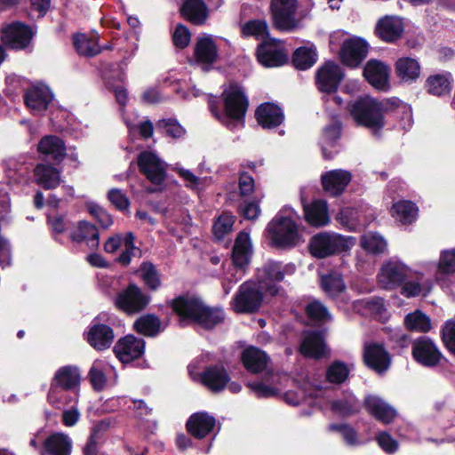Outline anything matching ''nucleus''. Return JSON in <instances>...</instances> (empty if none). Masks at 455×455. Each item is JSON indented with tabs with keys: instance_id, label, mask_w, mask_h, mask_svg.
<instances>
[{
	"instance_id": "60",
	"label": "nucleus",
	"mask_w": 455,
	"mask_h": 455,
	"mask_svg": "<svg viewBox=\"0 0 455 455\" xmlns=\"http://www.w3.org/2000/svg\"><path fill=\"white\" fill-rule=\"evenodd\" d=\"M305 313L307 316L313 321L322 322L330 318L327 307L318 300L308 303L306 306Z\"/></svg>"
},
{
	"instance_id": "21",
	"label": "nucleus",
	"mask_w": 455,
	"mask_h": 455,
	"mask_svg": "<svg viewBox=\"0 0 455 455\" xmlns=\"http://www.w3.org/2000/svg\"><path fill=\"white\" fill-rule=\"evenodd\" d=\"M243 368L251 374L263 372L271 362L266 351L253 345L246 347L240 354Z\"/></svg>"
},
{
	"instance_id": "25",
	"label": "nucleus",
	"mask_w": 455,
	"mask_h": 455,
	"mask_svg": "<svg viewBox=\"0 0 455 455\" xmlns=\"http://www.w3.org/2000/svg\"><path fill=\"white\" fill-rule=\"evenodd\" d=\"M258 124L267 130L280 126L284 121V113L277 104L273 102H263L259 104L254 113Z\"/></svg>"
},
{
	"instance_id": "62",
	"label": "nucleus",
	"mask_w": 455,
	"mask_h": 455,
	"mask_svg": "<svg viewBox=\"0 0 455 455\" xmlns=\"http://www.w3.org/2000/svg\"><path fill=\"white\" fill-rule=\"evenodd\" d=\"M329 429L341 434L344 441L348 445L359 444L356 430L348 424H331Z\"/></svg>"
},
{
	"instance_id": "56",
	"label": "nucleus",
	"mask_w": 455,
	"mask_h": 455,
	"mask_svg": "<svg viewBox=\"0 0 455 455\" xmlns=\"http://www.w3.org/2000/svg\"><path fill=\"white\" fill-rule=\"evenodd\" d=\"M288 266H283L281 261L268 260L262 267V275L267 279H274L277 282L284 280Z\"/></svg>"
},
{
	"instance_id": "13",
	"label": "nucleus",
	"mask_w": 455,
	"mask_h": 455,
	"mask_svg": "<svg viewBox=\"0 0 455 455\" xmlns=\"http://www.w3.org/2000/svg\"><path fill=\"white\" fill-rule=\"evenodd\" d=\"M34 33L30 26L20 21L12 22L2 31L1 41L12 50H24L31 43Z\"/></svg>"
},
{
	"instance_id": "50",
	"label": "nucleus",
	"mask_w": 455,
	"mask_h": 455,
	"mask_svg": "<svg viewBox=\"0 0 455 455\" xmlns=\"http://www.w3.org/2000/svg\"><path fill=\"white\" fill-rule=\"evenodd\" d=\"M241 34L243 37L269 38L268 25L265 20H251L242 26Z\"/></svg>"
},
{
	"instance_id": "23",
	"label": "nucleus",
	"mask_w": 455,
	"mask_h": 455,
	"mask_svg": "<svg viewBox=\"0 0 455 455\" xmlns=\"http://www.w3.org/2000/svg\"><path fill=\"white\" fill-rule=\"evenodd\" d=\"M84 339L95 350L104 351L112 346L115 332L111 326L93 322L88 331L84 333Z\"/></svg>"
},
{
	"instance_id": "46",
	"label": "nucleus",
	"mask_w": 455,
	"mask_h": 455,
	"mask_svg": "<svg viewBox=\"0 0 455 455\" xmlns=\"http://www.w3.org/2000/svg\"><path fill=\"white\" fill-rule=\"evenodd\" d=\"M417 205L410 200H401L393 204L391 208L392 216L403 224H411L418 216Z\"/></svg>"
},
{
	"instance_id": "31",
	"label": "nucleus",
	"mask_w": 455,
	"mask_h": 455,
	"mask_svg": "<svg viewBox=\"0 0 455 455\" xmlns=\"http://www.w3.org/2000/svg\"><path fill=\"white\" fill-rule=\"evenodd\" d=\"M194 58L196 63L204 65H212L218 60L219 49L212 36L197 37L194 47Z\"/></svg>"
},
{
	"instance_id": "1",
	"label": "nucleus",
	"mask_w": 455,
	"mask_h": 455,
	"mask_svg": "<svg viewBox=\"0 0 455 455\" xmlns=\"http://www.w3.org/2000/svg\"><path fill=\"white\" fill-rule=\"evenodd\" d=\"M166 306L177 317L180 327L197 325L209 331L226 319V313L221 307L210 306L201 296L189 291L167 300Z\"/></svg>"
},
{
	"instance_id": "11",
	"label": "nucleus",
	"mask_w": 455,
	"mask_h": 455,
	"mask_svg": "<svg viewBox=\"0 0 455 455\" xmlns=\"http://www.w3.org/2000/svg\"><path fill=\"white\" fill-rule=\"evenodd\" d=\"M409 268L403 263L395 260L385 262L377 275L379 285L387 291L399 288L408 278Z\"/></svg>"
},
{
	"instance_id": "54",
	"label": "nucleus",
	"mask_w": 455,
	"mask_h": 455,
	"mask_svg": "<svg viewBox=\"0 0 455 455\" xmlns=\"http://www.w3.org/2000/svg\"><path fill=\"white\" fill-rule=\"evenodd\" d=\"M156 130L164 136L172 139L181 138L186 131L175 118H164L156 123Z\"/></svg>"
},
{
	"instance_id": "48",
	"label": "nucleus",
	"mask_w": 455,
	"mask_h": 455,
	"mask_svg": "<svg viewBox=\"0 0 455 455\" xmlns=\"http://www.w3.org/2000/svg\"><path fill=\"white\" fill-rule=\"evenodd\" d=\"M133 329L144 336L155 337L160 332L161 321L157 315L147 314L135 320Z\"/></svg>"
},
{
	"instance_id": "27",
	"label": "nucleus",
	"mask_w": 455,
	"mask_h": 455,
	"mask_svg": "<svg viewBox=\"0 0 455 455\" xmlns=\"http://www.w3.org/2000/svg\"><path fill=\"white\" fill-rule=\"evenodd\" d=\"M37 152L53 162L60 164L67 156L65 141L57 135H45L37 144Z\"/></svg>"
},
{
	"instance_id": "58",
	"label": "nucleus",
	"mask_w": 455,
	"mask_h": 455,
	"mask_svg": "<svg viewBox=\"0 0 455 455\" xmlns=\"http://www.w3.org/2000/svg\"><path fill=\"white\" fill-rule=\"evenodd\" d=\"M437 271L442 275L455 274V249L446 250L441 252Z\"/></svg>"
},
{
	"instance_id": "28",
	"label": "nucleus",
	"mask_w": 455,
	"mask_h": 455,
	"mask_svg": "<svg viewBox=\"0 0 455 455\" xmlns=\"http://www.w3.org/2000/svg\"><path fill=\"white\" fill-rule=\"evenodd\" d=\"M352 180L350 172L336 169L326 172L321 176V183L325 192L332 196H340Z\"/></svg>"
},
{
	"instance_id": "3",
	"label": "nucleus",
	"mask_w": 455,
	"mask_h": 455,
	"mask_svg": "<svg viewBox=\"0 0 455 455\" xmlns=\"http://www.w3.org/2000/svg\"><path fill=\"white\" fill-rule=\"evenodd\" d=\"M249 104L243 88L235 82L230 83L220 97L211 95L208 99L210 112L222 123L227 120L244 123Z\"/></svg>"
},
{
	"instance_id": "49",
	"label": "nucleus",
	"mask_w": 455,
	"mask_h": 455,
	"mask_svg": "<svg viewBox=\"0 0 455 455\" xmlns=\"http://www.w3.org/2000/svg\"><path fill=\"white\" fill-rule=\"evenodd\" d=\"M236 217L230 212H223L213 222L212 234L217 241H222L232 232Z\"/></svg>"
},
{
	"instance_id": "22",
	"label": "nucleus",
	"mask_w": 455,
	"mask_h": 455,
	"mask_svg": "<svg viewBox=\"0 0 455 455\" xmlns=\"http://www.w3.org/2000/svg\"><path fill=\"white\" fill-rule=\"evenodd\" d=\"M403 30V23L400 18L386 15L377 21L374 34L382 42L393 44L402 37Z\"/></svg>"
},
{
	"instance_id": "26",
	"label": "nucleus",
	"mask_w": 455,
	"mask_h": 455,
	"mask_svg": "<svg viewBox=\"0 0 455 455\" xmlns=\"http://www.w3.org/2000/svg\"><path fill=\"white\" fill-rule=\"evenodd\" d=\"M230 376L222 365H209L200 374V382L212 393L223 391L229 383Z\"/></svg>"
},
{
	"instance_id": "45",
	"label": "nucleus",
	"mask_w": 455,
	"mask_h": 455,
	"mask_svg": "<svg viewBox=\"0 0 455 455\" xmlns=\"http://www.w3.org/2000/svg\"><path fill=\"white\" fill-rule=\"evenodd\" d=\"M315 48L300 46L291 55V64L298 70H307L317 61Z\"/></svg>"
},
{
	"instance_id": "53",
	"label": "nucleus",
	"mask_w": 455,
	"mask_h": 455,
	"mask_svg": "<svg viewBox=\"0 0 455 455\" xmlns=\"http://www.w3.org/2000/svg\"><path fill=\"white\" fill-rule=\"evenodd\" d=\"M321 287L329 295L338 296L345 291L346 284L340 274L330 273L322 276Z\"/></svg>"
},
{
	"instance_id": "8",
	"label": "nucleus",
	"mask_w": 455,
	"mask_h": 455,
	"mask_svg": "<svg viewBox=\"0 0 455 455\" xmlns=\"http://www.w3.org/2000/svg\"><path fill=\"white\" fill-rule=\"evenodd\" d=\"M263 301L264 296L257 283L249 280L238 287L230 304L237 314H255L260 309Z\"/></svg>"
},
{
	"instance_id": "37",
	"label": "nucleus",
	"mask_w": 455,
	"mask_h": 455,
	"mask_svg": "<svg viewBox=\"0 0 455 455\" xmlns=\"http://www.w3.org/2000/svg\"><path fill=\"white\" fill-rule=\"evenodd\" d=\"M395 73L401 82L411 84L420 76L421 66L411 57H401L395 63Z\"/></svg>"
},
{
	"instance_id": "19",
	"label": "nucleus",
	"mask_w": 455,
	"mask_h": 455,
	"mask_svg": "<svg viewBox=\"0 0 455 455\" xmlns=\"http://www.w3.org/2000/svg\"><path fill=\"white\" fill-rule=\"evenodd\" d=\"M275 42L276 40L274 38L269 39V41L264 40L256 48L257 60L266 68L280 67L289 60L285 51L277 48L275 44Z\"/></svg>"
},
{
	"instance_id": "32",
	"label": "nucleus",
	"mask_w": 455,
	"mask_h": 455,
	"mask_svg": "<svg viewBox=\"0 0 455 455\" xmlns=\"http://www.w3.org/2000/svg\"><path fill=\"white\" fill-rule=\"evenodd\" d=\"M72 441L63 432H54L45 438L40 455H70Z\"/></svg>"
},
{
	"instance_id": "15",
	"label": "nucleus",
	"mask_w": 455,
	"mask_h": 455,
	"mask_svg": "<svg viewBox=\"0 0 455 455\" xmlns=\"http://www.w3.org/2000/svg\"><path fill=\"white\" fill-rule=\"evenodd\" d=\"M369 52L368 43L362 37L346 39L339 51L341 63L348 68L359 67Z\"/></svg>"
},
{
	"instance_id": "4",
	"label": "nucleus",
	"mask_w": 455,
	"mask_h": 455,
	"mask_svg": "<svg viewBox=\"0 0 455 455\" xmlns=\"http://www.w3.org/2000/svg\"><path fill=\"white\" fill-rule=\"evenodd\" d=\"M355 243L353 236L320 232L310 238L308 251L316 259H325L349 251Z\"/></svg>"
},
{
	"instance_id": "41",
	"label": "nucleus",
	"mask_w": 455,
	"mask_h": 455,
	"mask_svg": "<svg viewBox=\"0 0 455 455\" xmlns=\"http://www.w3.org/2000/svg\"><path fill=\"white\" fill-rule=\"evenodd\" d=\"M36 184L44 189H53L60 183V172L51 164H38L35 170Z\"/></svg>"
},
{
	"instance_id": "63",
	"label": "nucleus",
	"mask_w": 455,
	"mask_h": 455,
	"mask_svg": "<svg viewBox=\"0 0 455 455\" xmlns=\"http://www.w3.org/2000/svg\"><path fill=\"white\" fill-rule=\"evenodd\" d=\"M5 82L4 93L7 97H16L28 90L25 88L26 81L19 76H8Z\"/></svg>"
},
{
	"instance_id": "39",
	"label": "nucleus",
	"mask_w": 455,
	"mask_h": 455,
	"mask_svg": "<svg viewBox=\"0 0 455 455\" xmlns=\"http://www.w3.org/2000/svg\"><path fill=\"white\" fill-rule=\"evenodd\" d=\"M306 221L313 227H323L330 222L328 205L324 200H315L303 205Z\"/></svg>"
},
{
	"instance_id": "38",
	"label": "nucleus",
	"mask_w": 455,
	"mask_h": 455,
	"mask_svg": "<svg viewBox=\"0 0 455 455\" xmlns=\"http://www.w3.org/2000/svg\"><path fill=\"white\" fill-rule=\"evenodd\" d=\"M70 239L77 243L86 242L92 250H96L100 245V232L96 225L86 220L77 223L76 230L71 232Z\"/></svg>"
},
{
	"instance_id": "30",
	"label": "nucleus",
	"mask_w": 455,
	"mask_h": 455,
	"mask_svg": "<svg viewBox=\"0 0 455 455\" xmlns=\"http://www.w3.org/2000/svg\"><path fill=\"white\" fill-rule=\"evenodd\" d=\"M180 14L192 25L202 26L209 18V8L204 0H184Z\"/></svg>"
},
{
	"instance_id": "42",
	"label": "nucleus",
	"mask_w": 455,
	"mask_h": 455,
	"mask_svg": "<svg viewBox=\"0 0 455 455\" xmlns=\"http://www.w3.org/2000/svg\"><path fill=\"white\" fill-rule=\"evenodd\" d=\"M135 274L142 281L144 286L151 291H156L162 285L160 273L152 261L141 262Z\"/></svg>"
},
{
	"instance_id": "6",
	"label": "nucleus",
	"mask_w": 455,
	"mask_h": 455,
	"mask_svg": "<svg viewBox=\"0 0 455 455\" xmlns=\"http://www.w3.org/2000/svg\"><path fill=\"white\" fill-rule=\"evenodd\" d=\"M299 0H271L270 15L274 28L280 32H294L299 27L296 17Z\"/></svg>"
},
{
	"instance_id": "12",
	"label": "nucleus",
	"mask_w": 455,
	"mask_h": 455,
	"mask_svg": "<svg viewBox=\"0 0 455 455\" xmlns=\"http://www.w3.org/2000/svg\"><path fill=\"white\" fill-rule=\"evenodd\" d=\"M140 172L152 184L162 185L166 179V169L157 155L152 151H142L138 155Z\"/></svg>"
},
{
	"instance_id": "16",
	"label": "nucleus",
	"mask_w": 455,
	"mask_h": 455,
	"mask_svg": "<svg viewBox=\"0 0 455 455\" xmlns=\"http://www.w3.org/2000/svg\"><path fill=\"white\" fill-rule=\"evenodd\" d=\"M363 363L379 374L385 373L391 365V355L385 347L377 342L366 343L363 347Z\"/></svg>"
},
{
	"instance_id": "7",
	"label": "nucleus",
	"mask_w": 455,
	"mask_h": 455,
	"mask_svg": "<svg viewBox=\"0 0 455 455\" xmlns=\"http://www.w3.org/2000/svg\"><path fill=\"white\" fill-rule=\"evenodd\" d=\"M150 300L149 294L144 292L135 283H129L124 289L116 293L114 305L120 312L132 315L145 310Z\"/></svg>"
},
{
	"instance_id": "47",
	"label": "nucleus",
	"mask_w": 455,
	"mask_h": 455,
	"mask_svg": "<svg viewBox=\"0 0 455 455\" xmlns=\"http://www.w3.org/2000/svg\"><path fill=\"white\" fill-rule=\"evenodd\" d=\"M403 323L410 331L427 333L432 328L430 317L419 309L407 314Z\"/></svg>"
},
{
	"instance_id": "5",
	"label": "nucleus",
	"mask_w": 455,
	"mask_h": 455,
	"mask_svg": "<svg viewBox=\"0 0 455 455\" xmlns=\"http://www.w3.org/2000/svg\"><path fill=\"white\" fill-rule=\"evenodd\" d=\"M266 231L271 245L276 249L293 248L299 242L298 224L290 217L276 215L267 224Z\"/></svg>"
},
{
	"instance_id": "17",
	"label": "nucleus",
	"mask_w": 455,
	"mask_h": 455,
	"mask_svg": "<svg viewBox=\"0 0 455 455\" xmlns=\"http://www.w3.org/2000/svg\"><path fill=\"white\" fill-rule=\"evenodd\" d=\"M389 74V66L377 59L369 60L363 70L365 81L374 89L381 92H387L390 89Z\"/></svg>"
},
{
	"instance_id": "57",
	"label": "nucleus",
	"mask_w": 455,
	"mask_h": 455,
	"mask_svg": "<svg viewBox=\"0 0 455 455\" xmlns=\"http://www.w3.org/2000/svg\"><path fill=\"white\" fill-rule=\"evenodd\" d=\"M86 208L88 212L99 222L103 229H108L113 225L114 220L112 215L98 204L89 203L86 204Z\"/></svg>"
},
{
	"instance_id": "35",
	"label": "nucleus",
	"mask_w": 455,
	"mask_h": 455,
	"mask_svg": "<svg viewBox=\"0 0 455 455\" xmlns=\"http://www.w3.org/2000/svg\"><path fill=\"white\" fill-rule=\"evenodd\" d=\"M25 105L33 111H44L53 100V94L47 86H33L24 93Z\"/></svg>"
},
{
	"instance_id": "18",
	"label": "nucleus",
	"mask_w": 455,
	"mask_h": 455,
	"mask_svg": "<svg viewBox=\"0 0 455 455\" xmlns=\"http://www.w3.org/2000/svg\"><path fill=\"white\" fill-rule=\"evenodd\" d=\"M216 419L208 411L192 413L186 421L185 427L192 437L202 440L211 435L216 427Z\"/></svg>"
},
{
	"instance_id": "43",
	"label": "nucleus",
	"mask_w": 455,
	"mask_h": 455,
	"mask_svg": "<svg viewBox=\"0 0 455 455\" xmlns=\"http://www.w3.org/2000/svg\"><path fill=\"white\" fill-rule=\"evenodd\" d=\"M361 408L359 400L353 394L331 402V411L342 418H347L359 413Z\"/></svg>"
},
{
	"instance_id": "2",
	"label": "nucleus",
	"mask_w": 455,
	"mask_h": 455,
	"mask_svg": "<svg viewBox=\"0 0 455 455\" xmlns=\"http://www.w3.org/2000/svg\"><path fill=\"white\" fill-rule=\"evenodd\" d=\"M403 104L398 98L378 100L369 96L359 97L348 104V111L358 126L367 128L373 135L379 134L385 127V115Z\"/></svg>"
},
{
	"instance_id": "14",
	"label": "nucleus",
	"mask_w": 455,
	"mask_h": 455,
	"mask_svg": "<svg viewBox=\"0 0 455 455\" xmlns=\"http://www.w3.org/2000/svg\"><path fill=\"white\" fill-rule=\"evenodd\" d=\"M146 342L141 338L128 334L120 338L113 347L116 357L124 364L131 363L145 353Z\"/></svg>"
},
{
	"instance_id": "34",
	"label": "nucleus",
	"mask_w": 455,
	"mask_h": 455,
	"mask_svg": "<svg viewBox=\"0 0 455 455\" xmlns=\"http://www.w3.org/2000/svg\"><path fill=\"white\" fill-rule=\"evenodd\" d=\"M81 383V372L76 365H64L60 367L51 379L50 385L64 389L77 390Z\"/></svg>"
},
{
	"instance_id": "33",
	"label": "nucleus",
	"mask_w": 455,
	"mask_h": 455,
	"mask_svg": "<svg viewBox=\"0 0 455 455\" xmlns=\"http://www.w3.org/2000/svg\"><path fill=\"white\" fill-rule=\"evenodd\" d=\"M453 82L454 79L451 73L443 71L427 76L424 84V88L430 95L446 97L451 92Z\"/></svg>"
},
{
	"instance_id": "36",
	"label": "nucleus",
	"mask_w": 455,
	"mask_h": 455,
	"mask_svg": "<svg viewBox=\"0 0 455 455\" xmlns=\"http://www.w3.org/2000/svg\"><path fill=\"white\" fill-rule=\"evenodd\" d=\"M251 243L250 235L243 230L240 231L235 240L231 259L234 266L237 268L245 267L251 259Z\"/></svg>"
},
{
	"instance_id": "55",
	"label": "nucleus",
	"mask_w": 455,
	"mask_h": 455,
	"mask_svg": "<svg viewBox=\"0 0 455 455\" xmlns=\"http://www.w3.org/2000/svg\"><path fill=\"white\" fill-rule=\"evenodd\" d=\"M441 340L447 351L455 356V320H446L440 330Z\"/></svg>"
},
{
	"instance_id": "10",
	"label": "nucleus",
	"mask_w": 455,
	"mask_h": 455,
	"mask_svg": "<svg viewBox=\"0 0 455 455\" xmlns=\"http://www.w3.org/2000/svg\"><path fill=\"white\" fill-rule=\"evenodd\" d=\"M344 76L342 68L337 63L328 60L316 69L315 84L319 92L333 94L339 90Z\"/></svg>"
},
{
	"instance_id": "64",
	"label": "nucleus",
	"mask_w": 455,
	"mask_h": 455,
	"mask_svg": "<svg viewBox=\"0 0 455 455\" xmlns=\"http://www.w3.org/2000/svg\"><path fill=\"white\" fill-rule=\"evenodd\" d=\"M108 199L120 212L127 210L130 206L129 198L119 188H111L108 192Z\"/></svg>"
},
{
	"instance_id": "51",
	"label": "nucleus",
	"mask_w": 455,
	"mask_h": 455,
	"mask_svg": "<svg viewBox=\"0 0 455 455\" xmlns=\"http://www.w3.org/2000/svg\"><path fill=\"white\" fill-rule=\"evenodd\" d=\"M349 372L346 363L335 360L327 367L325 379L331 384L339 385L348 379Z\"/></svg>"
},
{
	"instance_id": "61",
	"label": "nucleus",
	"mask_w": 455,
	"mask_h": 455,
	"mask_svg": "<svg viewBox=\"0 0 455 455\" xmlns=\"http://www.w3.org/2000/svg\"><path fill=\"white\" fill-rule=\"evenodd\" d=\"M259 199L243 201L238 206V213L248 220H255L260 214Z\"/></svg>"
},
{
	"instance_id": "9",
	"label": "nucleus",
	"mask_w": 455,
	"mask_h": 455,
	"mask_svg": "<svg viewBox=\"0 0 455 455\" xmlns=\"http://www.w3.org/2000/svg\"><path fill=\"white\" fill-rule=\"evenodd\" d=\"M414 361L426 368L438 366L444 356L436 343L428 336H420L411 343Z\"/></svg>"
},
{
	"instance_id": "59",
	"label": "nucleus",
	"mask_w": 455,
	"mask_h": 455,
	"mask_svg": "<svg viewBox=\"0 0 455 455\" xmlns=\"http://www.w3.org/2000/svg\"><path fill=\"white\" fill-rule=\"evenodd\" d=\"M172 38L174 46L183 50L188 46L191 41V32L186 25L179 23L175 27Z\"/></svg>"
},
{
	"instance_id": "40",
	"label": "nucleus",
	"mask_w": 455,
	"mask_h": 455,
	"mask_svg": "<svg viewBox=\"0 0 455 455\" xmlns=\"http://www.w3.org/2000/svg\"><path fill=\"white\" fill-rule=\"evenodd\" d=\"M78 391L64 389L50 385L47 394V402L57 410H63L66 406L76 405Z\"/></svg>"
},
{
	"instance_id": "44",
	"label": "nucleus",
	"mask_w": 455,
	"mask_h": 455,
	"mask_svg": "<svg viewBox=\"0 0 455 455\" xmlns=\"http://www.w3.org/2000/svg\"><path fill=\"white\" fill-rule=\"evenodd\" d=\"M73 45L80 56L92 58L101 52L98 40L82 33L73 35Z\"/></svg>"
},
{
	"instance_id": "29",
	"label": "nucleus",
	"mask_w": 455,
	"mask_h": 455,
	"mask_svg": "<svg viewBox=\"0 0 455 455\" xmlns=\"http://www.w3.org/2000/svg\"><path fill=\"white\" fill-rule=\"evenodd\" d=\"M342 124L334 120L323 130L322 153L325 160H332L339 153V139L341 137Z\"/></svg>"
},
{
	"instance_id": "20",
	"label": "nucleus",
	"mask_w": 455,
	"mask_h": 455,
	"mask_svg": "<svg viewBox=\"0 0 455 455\" xmlns=\"http://www.w3.org/2000/svg\"><path fill=\"white\" fill-rule=\"evenodd\" d=\"M302 355L315 360L322 359L326 355V343L322 331L307 330L303 332L299 346Z\"/></svg>"
},
{
	"instance_id": "24",
	"label": "nucleus",
	"mask_w": 455,
	"mask_h": 455,
	"mask_svg": "<svg viewBox=\"0 0 455 455\" xmlns=\"http://www.w3.org/2000/svg\"><path fill=\"white\" fill-rule=\"evenodd\" d=\"M363 406L371 417L385 425L393 422L397 416L395 409L377 395H366Z\"/></svg>"
},
{
	"instance_id": "52",
	"label": "nucleus",
	"mask_w": 455,
	"mask_h": 455,
	"mask_svg": "<svg viewBox=\"0 0 455 455\" xmlns=\"http://www.w3.org/2000/svg\"><path fill=\"white\" fill-rule=\"evenodd\" d=\"M361 246L367 252L378 255L387 250V242L378 233H368L362 236Z\"/></svg>"
}]
</instances>
